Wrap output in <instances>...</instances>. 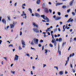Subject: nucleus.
I'll use <instances>...</instances> for the list:
<instances>
[{
	"label": "nucleus",
	"instance_id": "412c9836",
	"mask_svg": "<svg viewBox=\"0 0 76 76\" xmlns=\"http://www.w3.org/2000/svg\"><path fill=\"white\" fill-rule=\"evenodd\" d=\"M28 10L30 11V12L31 13H32V9L31 8H28Z\"/></svg>",
	"mask_w": 76,
	"mask_h": 76
},
{
	"label": "nucleus",
	"instance_id": "338daca9",
	"mask_svg": "<svg viewBox=\"0 0 76 76\" xmlns=\"http://www.w3.org/2000/svg\"><path fill=\"white\" fill-rule=\"evenodd\" d=\"M72 56V54H70V55L69 56V57H71Z\"/></svg>",
	"mask_w": 76,
	"mask_h": 76
},
{
	"label": "nucleus",
	"instance_id": "864d4df0",
	"mask_svg": "<svg viewBox=\"0 0 76 76\" xmlns=\"http://www.w3.org/2000/svg\"><path fill=\"white\" fill-rule=\"evenodd\" d=\"M39 47H41V45L40 44H39Z\"/></svg>",
	"mask_w": 76,
	"mask_h": 76
},
{
	"label": "nucleus",
	"instance_id": "393cba45",
	"mask_svg": "<svg viewBox=\"0 0 76 76\" xmlns=\"http://www.w3.org/2000/svg\"><path fill=\"white\" fill-rule=\"evenodd\" d=\"M49 46L50 47H51V48L53 47V45L52 44H49Z\"/></svg>",
	"mask_w": 76,
	"mask_h": 76
},
{
	"label": "nucleus",
	"instance_id": "4c0bfd02",
	"mask_svg": "<svg viewBox=\"0 0 76 76\" xmlns=\"http://www.w3.org/2000/svg\"><path fill=\"white\" fill-rule=\"evenodd\" d=\"M69 16V15H65V18H67Z\"/></svg>",
	"mask_w": 76,
	"mask_h": 76
},
{
	"label": "nucleus",
	"instance_id": "cd10ccee",
	"mask_svg": "<svg viewBox=\"0 0 76 76\" xmlns=\"http://www.w3.org/2000/svg\"><path fill=\"white\" fill-rule=\"evenodd\" d=\"M13 25H16V24H17V22H13Z\"/></svg>",
	"mask_w": 76,
	"mask_h": 76
},
{
	"label": "nucleus",
	"instance_id": "aec40b11",
	"mask_svg": "<svg viewBox=\"0 0 76 76\" xmlns=\"http://www.w3.org/2000/svg\"><path fill=\"white\" fill-rule=\"evenodd\" d=\"M60 75H62L63 74V71H60L59 72Z\"/></svg>",
	"mask_w": 76,
	"mask_h": 76
},
{
	"label": "nucleus",
	"instance_id": "f257e3e1",
	"mask_svg": "<svg viewBox=\"0 0 76 76\" xmlns=\"http://www.w3.org/2000/svg\"><path fill=\"white\" fill-rule=\"evenodd\" d=\"M52 38L53 39L51 42L52 43L54 44L55 47H56V45H57V42H56V39H55L54 38V36H52Z\"/></svg>",
	"mask_w": 76,
	"mask_h": 76
},
{
	"label": "nucleus",
	"instance_id": "e433bc0d",
	"mask_svg": "<svg viewBox=\"0 0 76 76\" xmlns=\"http://www.w3.org/2000/svg\"><path fill=\"white\" fill-rule=\"evenodd\" d=\"M9 47H13V45L12 44H10L9 45Z\"/></svg>",
	"mask_w": 76,
	"mask_h": 76
},
{
	"label": "nucleus",
	"instance_id": "6ab92c4d",
	"mask_svg": "<svg viewBox=\"0 0 76 76\" xmlns=\"http://www.w3.org/2000/svg\"><path fill=\"white\" fill-rule=\"evenodd\" d=\"M41 2V1L40 0H37V4H39Z\"/></svg>",
	"mask_w": 76,
	"mask_h": 76
},
{
	"label": "nucleus",
	"instance_id": "58836bf2",
	"mask_svg": "<svg viewBox=\"0 0 76 76\" xmlns=\"http://www.w3.org/2000/svg\"><path fill=\"white\" fill-rule=\"evenodd\" d=\"M64 42H63L62 45V47H64Z\"/></svg>",
	"mask_w": 76,
	"mask_h": 76
},
{
	"label": "nucleus",
	"instance_id": "2f4dec72",
	"mask_svg": "<svg viewBox=\"0 0 76 76\" xmlns=\"http://www.w3.org/2000/svg\"><path fill=\"white\" fill-rule=\"evenodd\" d=\"M72 72H73V73H75V69H72Z\"/></svg>",
	"mask_w": 76,
	"mask_h": 76
},
{
	"label": "nucleus",
	"instance_id": "3c124183",
	"mask_svg": "<svg viewBox=\"0 0 76 76\" xmlns=\"http://www.w3.org/2000/svg\"><path fill=\"white\" fill-rule=\"evenodd\" d=\"M40 42H43V40H40Z\"/></svg>",
	"mask_w": 76,
	"mask_h": 76
},
{
	"label": "nucleus",
	"instance_id": "4d7b16f0",
	"mask_svg": "<svg viewBox=\"0 0 76 76\" xmlns=\"http://www.w3.org/2000/svg\"><path fill=\"white\" fill-rule=\"evenodd\" d=\"M16 4H17V3H15V5H14L15 6V7L16 6Z\"/></svg>",
	"mask_w": 76,
	"mask_h": 76
},
{
	"label": "nucleus",
	"instance_id": "a878e982",
	"mask_svg": "<svg viewBox=\"0 0 76 76\" xmlns=\"http://www.w3.org/2000/svg\"><path fill=\"white\" fill-rule=\"evenodd\" d=\"M31 45H34V43L33 42V40H32V41L31 43Z\"/></svg>",
	"mask_w": 76,
	"mask_h": 76
},
{
	"label": "nucleus",
	"instance_id": "603ef678",
	"mask_svg": "<svg viewBox=\"0 0 76 76\" xmlns=\"http://www.w3.org/2000/svg\"><path fill=\"white\" fill-rule=\"evenodd\" d=\"M37 11H38V12H40V9H37Z\"/></svg>",
	"mask_w": 76,
	"mask_h": 76
},
{
	"label": "nucleus",
	"instance_id": "f8f14e48",
	"mask_svg": "<svg viewBox=\"0 0 76 76\" xmlns=\"http://www.w3.org/2000/svg\"><path fill=\"white\" fill-rule=\"evenodd\" d=\"M61 19V17L59 16H57L56 17V19H55L56 20H60Z\"/></svg>",
	"mask_w": 76,
	"mask_h": 76
},
{
	"label": "nucleus",
	"instance_id": "f3484780",
	"mask_svg": "<svg viewBox=\"0 0 76 76\" xmlns=\"http://www.w3.org/2000/svg\"><path fill=\"white\" fill-rule=\"evenodd\" d=\"M45 19H46V20L47 21V22H50V19L47 17H45Z\"/></svg>",
	"mask_w": 76,
	"mask_h": 76
},
{
	"label": "nucleus",
	"instance_id": "1a4fd4ad",
	"mask_svg": "<svg viewBox=\"0 0 76 76\" xmlns=\"http://www.w3.org/2000/svg\"><path fill=\"white\" fill-rule=\"evenodd\" d=\"M21 42L22 45H26V44H25V41H24L23 40H21Z\"/></svg>",
	"mask_w": 76,
	"mask_h": 76
},
{
	"label": "nucleus",
	"instance_id": "7c9ffc66",
	"mask_svg": "<svg viewBox=\"0 0 76 76\" xmlns=\"http://www.w3.org/2000/svg\"><path fill=\"white\" fill-rule=\"evenodd\" d=\"M53 31L54 32H57V28H56V29H54Z\"/></svg>",
	"mask_w": 76,
	"mask_h": 76
},
{
	"label": "nucleus",
	"instance_id": "de8ad7c7",
	"mask_svg": "<svg viewBox=\"0 0 76 76\" xmlns=\"http://www.w3.org/2000/svg\"><path fill=\"white\" fill-rule=\"evenodd\" d=\"M44 46H43L42 47V51H43V50H44Z\"/></svg>",
	"mask_w": 76,
	"mask_h": 76
},
{
	"label": "nucleus",
	"instance_id": "a18cd8bd",
	"mask_svg": "<svg viewBox=\"0 0 76 76\" xmlns=\"http://www.w3.org/2000/svg\"><path fill=\"white\" fill-rule=\"evenodd\" d=\"M45 66H46V64H43V68H44V67H45Z\"/></svg>",
	"mask_w": 76,
	"mask_h": 76
},
{
	"label": "nucleus",
	"instance_id": "5701e85b",
	"mask_svg": "<svg viewBox=\"0 0 76 76\" xmlns=\"http://www.w3.org/2000/svg\"><path fill=\"white\" fill-rule=\"evenodd\" d=\"M65 27H66V26L64 25L63 26V29H64V30H63V32H64V31H65V28H64Z\"/></svg>",
	"mask_w": 76,
	"mask_h": 76
},
{
	"label": "nucleus",
	"instance_id": "79ce46f5",
	"mask_svg": "<svg viewBox=\"0 0 76 76\" xmlns=\"http://www.w3.org/2000/svg\"><path fill=\"white\" fill-rule=\"evenodd\" d=\"M70 66L71 68H73V65L72 64H70Z\"/></svg>",
	"mask_w": 76,
	"mask_h": 76
},
{
	"label": "nucleus",
	"instance_id": "69168bd1",
	"mask_svg": "<svg viewBox=\"0 0 76 76\" xmlns=\"http://www.w3.org/2000/svg\"><path fill=\"white\" fill-rule=\"evenodd\" d=\"M55 37H56H56H57V35L55 34Z\"/></svg>",
	"mask_w": 76,
	"mask_h": 76
},
{
	"label": "nucleus",
	"instance_id": "0e129e2a",
	"mask_svg": "<svg viewBox=\"0 0 76 76\" xmlns=\"http://www.w3.org/2000/svg\"><path fill=\"white\" fill-rule=\"evenodd\" d=\"M50 33L51 34H52L53 33V31H51Z\"/></svg>",
	"mask_w": 76,
	"mask_h": 76
},
{
	"label": "nucleus",
	"instance_id": "ddd939ff",
	"mask_svg": "<svg viewBox=\"0 0 76 76\" xmlns=\"http://www.w3.org/2000/svg\"><path fill=\"white\" fill-rule=\"evenodd\" d=\"M2 22L3 23H4L5 25H6V21L5 20H4V19H2Z\"/></svg>",
	"mask_w": 76,
	"mask_h": 76
},
{
	"label": "nucleus",
	"instance_id": "ea45409f",
	"mask_svg": "<svg viewBox=\"0 0 76 76\" xmlns=\"http://www.w3.org/2000/svg\"><path fill=\"white\" fill-rule=\"evenodd\" d=\"M58 52L59 53V55H61V51H58Z\"/></svg>",
	"mask_w": 76,
	"mask_h": 76
},
{
	"label": "nucleus",
	"instance_id": "39448f33",
	"mask_svg": "<svg viewBox=\"0 0 76 76\" xmlns=\"http://www.w3.org/2000/svg\"><path fill=\"white\" fill-rule=\"evenodd\" d=\"M33 40H34V43H35L36 44H38V39H36V42H35V41H35V39H34Z\"/></svg>",
	"mask_w": 76,
	"mask_h": 76
},
{
	"label": "nucleus",
	"instance_id": "680f3d73",
	"mask_svg": "<svg viewBox=\"0 0 76 76\" xmlns=\"http://www.w3.org/2000/svg\"><path fill=\"white\" fill-rule=\"evenodd\" d=\"M1 20V16L0 17V22Z\"/></svg>",
	"mask_w": 76,
	"mask_h": 76
},
{
	"label": "nucleus",
	"instance_id": "0eeeda50",
	"mask_svg": "<svg viewBox=\"0 0 76 76\" xmlns=\"http://www.w3.org/2000/svg\"><path fill=\"white\" fill-rule=\"evenodd\" d=\"M15 57L14 58V60H18V58H19V56L16 55H15Z\"/></svg>",
	"mask_w": 76,
	"mask_h": 76
},
{
	"label": "nucleus",
	"instance_id": "052dcab7",
	"mask_svg": "<svg viewBox=\"0 0 76 76\" xmlns=\"http://www.w3.org/2000/svg\"><path fill=\"white\" fill-rule=\"evenodd\" d=\"M72 31H73V30L72 29H70L69 30L70 32H72Z\"/></svg>",
	"mask_w": 76,
	"mask_h": 76
},
{
	"label": "nucleus",
	"instance_id": "7ed1b4c3",
	"mask_svg": "<svg viewBox=\"0 0 76 76\" xmlns=\"http://www.w3.org/2000/svg\"><path fill=\"white\" fill-rule=\"evenodd\" d=\"M33 30L34 31V32H36V33H39V30H38V29L37 28H34L33 29Z\"/></svg>",
	"mask_w": 76,
	"mask_h": 76
},
{
	"label": "nucleus",
	"instance_id": "a19ab883",
	"mask_svg": "<svg viewBox=\"0 0 76 76\" xmlns=\"http://www.w3.org/2000/svg\"><path fill=\"white\" fill-rule=\"evenodd\" d=\"M54 68H56L57 69V70H58V67L57 66H55L54 67Z\"/></svg>",
	"mask_w": 76,
	"mask_h": 76
},
{
	"label": "nucleus",
	"instance_id": "2eb2a0df",
	"mask_svg": "<svg viewBox=\"0 0 76 76\" xmlns=\"http://www.w3.org/2000/svg\"><path fill=\"white\" fill-rule=\"evenodd\" d=\"M61 4H63V3H57L56 4V6H57L61 5Z\"/></svg>",
	"mask_w": 76,
	"mask_h": 76
},
{
	"label": "nucleus",
	"instance_id": "6e6552de",
	"mask_svg": "<svg viewBox=\"0 0 76 76\" xmlns=\"http://www.w3.org/2000/svg\"><path fill=\"white\" fill-rule=\"evenodd\" d=\"M45 13H48V12H49V11L48 10V8H45Z\"/></svg>",
	"mask_w": 76,
	"mask_h": 76
},
{
	"label": "nucleus",
	"instance_id": "c756f323",
	"mask_svg": "<svg viewBox=\"0 0 76 76\" xmlns=\"http://www.w3.org/2000/svg\"><path fill=\"white\" fill-rule=\"evenodd\" d=\"M62 8H63V9H66V6L65 5L63 6Z\"/></svg>",
	"mask_w": 76,
	"mask_h": 76
},
{
	"label": "nucleus",
	"instance_id": "c03bdc74",
	"mask_svg": "<svg viewBox=\"0 0 76 76\" xmlns=\"http://www.w3.org/2000/svg\"><path fill=\"white\" fill-rule=\"evenodd\" d=\"M49 11L50 13H52V11L50 9L49 10Z\"/></svg>",
	"mask_w": 76,
	"mask_h": 76
},
{
	"label": "nucleus",
	"instance_id": "a211bd4d",
	"mask_svg": "<svg viewBox=\"0 0 76 76\" xmlns=\"http://www.w3.org/2000/svg\"><path fill=\"white\" fill-rule=\"evenodd\" d=\"M41 18H42L45 20H46V19L45 18V15H41Z\"/></svg>",
	"mask_w": 76,
	"mask_h": 76
},
{
	"label": "nucleus",
	"instance_id": "774afa93",
	"mask_svg": "<svg viewBox=\"0 0 76 76\" xmlns=\"http://www.w3.org/2000/svg\"><path fill=\"white\" fill-rule=\"evenodd\" d=\"M22 9H25V7H24L22 6Z\"/></svg>",
	"mask_w": 76,
	"mask_h": 76
},
{
	"label": "nucleus",
	"instance_id": "423d86ee",
	"mask_svg": "<svg viewBox=\"0 0 76 76\" xmlns=\"http://www.w3.org/2000/svg\"><path fill=\"white\" fill-rule=\"evenodd\" d=\"M34 16L37 18H40V15L38 13H34Z\"/></svg>",
	"mask_w": 76,
	"mask_h": 76
},
{
	"label": "nucleus",
	"instance_id": "f03ea898",
	"mask_svg": "<svg viewBox=\"0 0 76 76\" xmlns=\"http://www.w3.org/2000/svg\"><path fill=\"white\" fill-rule=\"evenodd\" d=\"M21 16H23V18L26 19V14H25L24 11L23 12V14Z\"/></svg>",
	"mask_w": 76,
	"mask_h": 76
},
{
	"label": "nucleus",
	"instance_id": "c9c22d12",
	"mask_svg": "<svg viewBox=\"0 0 76 76\" xmlns=\"http://www.w3.org/2000/svg\"><path fill=\"white\" fill-rule=\"evenodd\" d=\"M11 72L13 74H15V71H11Z\"/></svg>",
	"mask_w": 76,
	"mask_h": 76
},
{
	"label": "nucleus",
	"instance_id": "37998d69",
	"mask_svg": "<svg viewBox=\"0 0 76 76\" xmlns=\"http://www.w3.org/2000/svg\"><path fill=\"white\" fill-rule=\"evenodd\" d=\"M22 32L21 31H20V36L22 35Z\"/></svg>",
	"mask_w": 76,
	"mask_h": 76
},
{
	"label": "nucleus",
	"instance_id": "20e7f679",
	"mask_svg": "<svg viewBox=\"0 0 76 76\" xmlns=\"http://www.w3.org/2000/svg\"><path fill=\"white\" fill-rule=\"evenodd\" d=\"M33 25H34V27H36V28H38V24H36L35 23H33Z\"/></svg>",
	"mask_w": 76,
	"mask_h": 76
},
{
	"label": "nucleus",
	"instance_id": "9d476101",
	"mask_svg": "<svg viewBox=\"0 0 76 76\" xmlns=\"http://www.w3.org/2000/svg\"><path fill=\"white\" fill-rule=\"evenodd\" d=\"M75 0H72L71 2L69 3V5L71 6H72V5H73V2Z\"/></svg>",
	"mask_w": 76,
	"mask_h": 76
},
{
	"label": "nucleus",
	"instance_id": "8fccbe9b",
	"mask_svg": "<svg viewBox=\"0 0 76 76\" xmlns=\"http://www.w3.org/2000/svg\"><path fill=\"white\" fill-rule=\"evenodd\" d=\"M48 35H50V33L49 32H48Z\"/></svg>",
	"mask_w": 76,
	"mask_h": 76
},
{
	"label": "nucleus",
	"instance_id": "bf43d9fd",
	"mask_svg": "<svg viewBox=\"0 0 76 76\" xmlns=\"http://www.w3.org/2000/svg\"><path fill=\"white\" fill-rule=\"evenodd\" d=\"M26 54V55L28 56V57H29V54Z\"/></svg>",
	"mask_w": 76,
	"mask_h": 76
},
{
	"label": "nucleus",
	"instance_id": "72a5a7b5",
	"mask_svg": "<svg viewBox=\"0 0 76 76\" xmlns=\"http://www.w3.org/2000/svg\"><path fill=\"white\" fill-rule=\"evenodd\" d=\"M72 14L73 15V16H75V13L74 12H72Z\"/></svg>",
	"mask_w": 76,
	"mask_h": 76
},
{
	"label": "nucleus",
	"instance_id": "9b49d317",
	"mask_svg": "<svg viewBox=\"0 0 76 76\" xmlns=\"http://www.w3.org/2000/svg\"><path fill=\"white\" fill-rule=\"evenodd\" d=\"M72 18H70L67 21V22H70V21L71 22H72L73 21V19H72Z\"/></svg>",
	"mask_w": 76,
	"mask_h": 76
},
{
	"label": "nucleus",
	"instance_id": "f704fd0d",
	"mask_svg": "<svg viewBox=\"0 0 76 76\" xmlns=\"http://www.w3.org/2000/svg\"><path fill=\"white\" fill-rule=\"evenodd\" d=\"M70 9H69L67 10V13H69L70 12Z\"/></svg>",
	"mask_w": 76,
	"mask_h": 76
},
{
	"label": "nucleus",
	"instance_id": "473e14b6",
	"mask_svg": "<svg viewBox=\"0 0 76 76\" xmlns=\"http://www.w3.org/2000/svg\"><path fill=\"white\" fill-rule=\"evenodd\" d=\"M58 16H60V15H61V13H60V12H58Z\"/></svg>",
	"mask_w": 76,
	"mask_h": 76
},
{
	"label": "nucleus",
	"instance_id": "c85d7f7f",
	"mask_svg": "<svg viewBox=\"0 0 76 76\" xmlns=\"http://www.w3.org/2000/svg\"><path fill=\"white\" fill-rule=\"evenodd\" d=\"M7 18H8L9 20H10V16H8Z\"/></svg>",
	"mask_w": 76,
	"mask_h": 76
},
{
	"label": "nucleus",
	"instance_id": "4468645a",
	"mask_svg": "<svg viewBox=\"0 0 76 76\" xmlns=\"http://www.w3.org/2000/svg\"><path fill=\"white\" fill-rule=\"evenodd\" d=\"M11 28H13L15 27V26L12 24H11L10 25Z\"/></svg>",
	"mask_w": 76,
	"mask_h": 76
},
{
	"label": "nucleus",
	"instance_id": "49530a36",
	"mask_svg": "<svg viewBox=\"0 0 76 76\" xmlns=\"http://www.w3.org/2000/svg\"><path fill=\"white\" fill-rule=\"evenodd\" d=\"M23 6H26V4H24L22 5Z\"/></svg>",
	"mask_w": 76,
	"mask_h": 76
},
{
	"label": "nucleus",
	"instance_id": "bb28decb",
	"mask_svg": "<svg viewBox=\"0 0 76 76\" xmlns=\"http://www.w3.org/2000/svg\"><path fill=\"white\" fill-rule=\"evenodd\" d=\"M42 7H45V3H43L42 5Z\"/></svg>",
	"mask_w": 76,
	"mask_h": 76
},
{
	"label": "nucleus",
	"instance_id": "dca6fc26",
	"mask_svg": "<svg viewBox=\"0 0 76 76\" xmlns=\"http://www.w3.org/2000/svg\"><path fill=\"white\" fill-rule=\"evenodd\" d=\"M69 57H68L67 61H66V63L65 64V66H66V65H67V61H69Z\"/></svg>",
	"mask_w": 76,
	"mask_h": 76
},
{
	"label": "nucleus",
	"instance_id": "4be33fe9",
	"mask_svg": "<svg viewBox=\"0 0 76 76\" xmlns=\"http://www.w3.org/2000/svg\"><path fill=\"white\" fill-rule=\"evenodd\" d=\"M58 41L59 42H61L62 41V39L61 38H59Z\"/></svg>",
	"mask_w": 76,
	"mask_h": 76
},
{
	"label": "nucleus",
	"instance_id": "13d9d810",
	"mask_svg": "<svg viewBox=\"0 0 76 76\" xmlns=\"http://www.w3.org/2000/svg\"><path fill=\"white\" fill-rule=\"evenodd\" d=\"M31 50H35V49H34V48H32V47H31Z\"/></svg>",
	"mask_w": 76,
	"mask_h": 76
},
{
	"label": "nucleus",
	"instance_id": "09e8293b",
	"mask_svg": "<svg viewBox=\"0 0 76 76\" xmlns=\"http://www.w3.org/2000/svg\"><path fill=\"white\" fill-rule=\"evenodd\" d=\"M45 54L46 53H47V52H48L47 50H45Z\"/></svg>",
	"mask_w": 76,
	"mask_h": 76
},
{
	"label": "nucleus",
	"instance_id": "5fc2aeb1",
	"mask_svg": "<svg viewBox=\"0 0 76 76\" xmlns=\"http://www.w3.org/2000/svg\"><path fill=\"white\" fill-rule=\"evenodd\" d=\"M2 42V40H0V44H1V42Z\"/></svg>",
	"mask_w": 76,
	"mask_h": 76
},
{
	"label": "nucleus",
	"instance_id": "e2e57ef3",
	"mask_svg": "<svg viewBox=\"0 0 76 76\" xmlns=\"http://www.w3.org/2000/svg\"><path fill=\"white\" fill-rule=\"evenodd\" d=\"M22 48H25V45H23L22 46Z\"/></svg>",
	"mask_w": 76,
	"mask_h": 76
},
{
	"label": "nucleus",
	"instance_id": "6e6d98bb",
	"mask_svg": "<svg viewBox=\"0 0 76 76\" xmlns=\"http://www.w3.org/2000/svg\"><path fill=\"white\" fill-rule=\"evenodd\" d=\"M58 31H59V32H60V31H61V30H60V28H58Z\"/></svg>",
	"mask_w": 76,
	"mask_h": 76
},
{
	"label": "nucleus",
	"instance_id": "b1692460",
	"mask_svg": "<svg viewBox=\"0 0 76 76\" xmlns=\"http://www.w3.org/2000/svg\"><path fill=\"white\" fill-rule=\"evenodd\" d=\"M19 49L20 50H22V47H20V46H19Z\"/></svg>",
	"mask_w": 76,
	"mask_h": 76
}]
</instances>
